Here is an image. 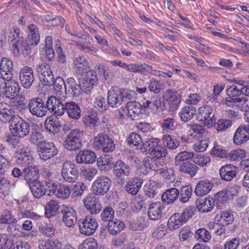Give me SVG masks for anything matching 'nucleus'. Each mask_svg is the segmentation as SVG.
Here are the masks:
<instances>
[{"instance_id":"39","label":"nucleus","mask_w":249,"mask_h":249,"mask_svg":"<svg viewBox=\"0 0 249 249\" xmlns=\"http://www.w3.org/2000/svg\"><path fill=\"white\" fill-rule=\"evenodd\" d=\"M248 102V99L244 96L235 98L227 97L225 99L224 104L229 107H233L234 105L237 106V104H239L241 106V110H246L249 108Z\"/></svg>"},{"instance_id":"37","label":"nucleus","mask_w":249,"mask_h":249,"mask_svg":"<svg viewBox=\"0 0 249 249\" xmlns=\"http://www.w3.org/2000/svg\"><path fill=\"white\" fill-rule=\"evenodd\" d=\"M30 188L34 196L38 199L44 196L47 192L45 185L38 180L32 182L30 184Z\"/></svg>"},{"instance_id":"3","label":"nucleus","mask_w":249,"mask_h":249,"mask_svg":"<svg viewBox=\"0 0 249 249\" xmlns=\"http://www.w3.org/2000/svg\"><path fill=\"white\" fill-rule=\"evenodd\" d=\"M38 152L40 159L44 161L52 160L55 164L60 162V158L55 157L58 150L53 142L43 141L38 146Z\"/></svg>"},{"instance_id":"13","label":"nucleus","mask_w":249,"mask_h":249,"mask_svg":"<svg viewBox=\"0 0 249 249\" xmlns=\"http://www.w3.org/2000/svg\"><path fill=\"white\" fill-rule=\"evenodd\" d=\"M197 117L200 121L204 122V125L208 128L212 127L216 122L213 110L209 106H203L199 108Z\"/></svg>"},{"instance_id":"53","label":"nucleus","mask_w":249,"mask_h":249,"mask_svg":"<svg viewBox=\"0 0 249 249\" xmlns=\"http://www.w3.org/2000/svg\"><path fill=\"white\" fill-rule=\"evenodd\" d=\"M238 193V189L237 186L229 187L227 189L223 190L218 193V195L223 200L232 199L234 196H236Z\"/></svg>"},{"instance_id":"54","label":"nucleus","mask_w":249,"mask_h":249,"mask_svg":"<svg viewBox=\"0 0 249 249\" xmlns=\"http://www.w3.org/2000/svg\"><path fill=\"white\" fill-rule=\"evenodd\" d=\"M182 129L189 130L191 132V136L194 138L199 137L204 132L203 127L196 124L192 125L185 124L182 127Z\"/></svg>"},{"instance_id":"55","label":"nucleus","mask_w":249,"mask_h":249,"mask_svg":"<svg viewBox=\"0 0 249 249\" xmlns=\"http://www.w3.org/2000/svg\"><path fill=\"white\" fill-rule=\"evenodd\" d=\"M144 189L146 196L150 198H153L156 196L159 187L155 181L149 180L145 186Z\"/></svg>"},{"instance_id":"15","label":"nucleus","mask_w":249,"mask_h":249,"mask_svg":"<svg viewBox=\"0 0 249 249\" xmlns=\"http://www.w3.org/2000/svg\"><path fill=\"white\" fill-rule=\"evenodd\" d=\"M79 82L82 91L86 93L90 92L98 82L96 71L93 70L89 71L86 77L80 80Z\"/></svg>"},{"instance_id":"20","label":"nucleus","mask_w":249,"mask_h":249,"mask_svg":"<svg viewBox=\"0 0 249 249\" xmlns=\"http://www.w3.org/2000/svg\"><path fill=\"white\" fill-rule=\"evenodd\" d=\"M249 140V126L246 124L240 125L234 134L233 141L237 145H240Z\"/></svg>"},{"instance_id":"18","label":"nucleus","mask_w":249,"mask_h":249,"mask_svg":"<svg viewBox=\"0 0 249 249\" xmlns=\"http://www.w3.org/2000/svg\"><path fill=\"white\" fill-rule=\"evenodd\" d=\"M19 29L16 27H13L10 30L9 35V41L13 45L14 52L19 53L20 50H22L21 45H23V40L19 36Z\"/></svg>"},{"instance_id":"36","label":"nucleus","mask_w":249,"mask_h":249,"mask_svg":"<svg viewBox=\"0 0 249 249\" xmlns=\"http://www.w3.org/2000/svg\"><path fill=\"white\" fill-rule=\"evenodd\" d=\"M73 68L77 74H82L89 69L88 61L83 56H79L73 62Z\"/></svg>"},{"instance_id":"43","label":"nucleus","mask_w":249,"mask_h":249,"mask_svg":"<svg viewBox=\"0 0 249 249\" xmlns=\"http://www.w3.org/2000/svg\"><path fill=\"white\" fill-rule=\"evenodd\" d=\"M125 227L124 223L117 219L110 221L107 225L108 231L112 235H115L120 232Z\"/></svg>"},{"instance_id":"14","label":"nucleus","mask_w":249,"mask_h":249,"mask_svg":"<svg viewBox=\"0 0 249 249\" xmlns=\"http://www.w3.org/2000/svg\"><path fill=\"white\" fill-rule=\"evenodd\" d=\"M46 104L48 112H53L58 116L64 114L65 103L62 99L51 96L48 98Z\"/></svg>"},{"instance_id":"22","label":"nucleus","mask_w":249,"mask_h":249,"mask_svg":"<svg viewBox=\"0 0 249 249\" xmlns=\"http://www.w3.org/2000/svg\"><path fill=\"white\" fill-rule=\"evenodd\" d=\"M163 98L168 102L172 110L178 107L181 101L180 95L173 89L166 90L163 94Z\"/></svg>"},{"instance_id":"8","label":"nucleus","mask_w":249,"mask_h":249,"mask_svg":"<svg viewBox=\"0 0 249 249\" xmlns=\"http://www.w3.org/2000/svg\"><path fill=\"white\" fill-rule=\"evenodd\" d=\"M94 147L106 153L111 152L115 149L113 140L107 135L101 133L94 139Z\"/></svg>"},{"instance_id":"12","label":"nucleus","mask_w":249,"mask_h":249,"mask_svg":"<svg viewBox=\"0 0 249 249\" xmlns=\"http://www.w3.org/2000/svg\"><path fill=\"white\" fill-rule=\"evenodd\" d=\"M79 227L81 233L90 236L95 232L98 227V223L95 218L88 215L79 221Z\"/></svg>"},{"instance_id":"52","label":"nucleus","mask_w":249,"mask_h":249,"mask_svg":"<svg viewBox=\"0 0 249 249\" xmlns=\"http://www.w3.org/2000/svg\"><path fill=\"white\" fill-rule=\"evenodd\" d=\"M159 174L163 178L165 181L168 184L173 183L176 178L175 170L172 168H164L162 167Z\"/></svg>"},{"instance_id":"17","label":"nucleus","mask_w":249,"mask_h":249,"mask_svg":"<svg viewBox=\"0 0 249 249\" xmlns=\"http://www.w3.org/2000/svg\"><path fill=\"white\" fill-rule=\"evenodd\" d=\"M19 76L21 85L26 89H29L35 80L33 70L28 66L20 70Z\"/></svg>"},{"instance_id":"58","label":"nucleus","mask_w":249,"mask_h":249,"mask_svg":"<svg viewBox=\"0 0 249 249\" xmlns=\"http://www.w3.org/2000/svg\"><path fill=\"white\" fill-rule=\"evenodd\" d=\"M11 105L14 113L16 110L17 112L24 113L28 108V104L23 99L15 100L12 102Z\"/></svg>"},{"instance_id":"25","label":"nucleus","mask_w":249,"mask_h":249,"mask_svg":"<svg viewBox=\"0 0 249 249\" xmlns=\"http://www.w3.org/2000/svg\"><path fill=\"white\" fill-rule=\"evenodd\" d=\"M64 112L73 120H79L81 117V110L79 106L73 101L65 102Z\"/></svg>"},{"instance_id":"34","label":"nucleus","mask_w":249,"mask_h":249,"mask_svg":"<svg viewBox=\"0 0 249 249\" xmlns=\"http://www.w3.org/2000/svg\"><path fill=\"white\" fill-rule=\"evenodd\" d=\"M143 184V180L139 178H134L129 180L125 185V190L133 196L138 193Z\"/></svg>"},{"instance_id":"50","label":"nucleus","mask_w":249,"mask_h":249,"mask_svg":"<svg viewBox=\"0 0 249 249\" xmlns=\"http://www.w3.org/2000/svg\"><path fill=\"white\" fill-rule=\"evenodd\" d=\"M113 164L112 158L107 156L101 157L97 160V166L101 171H108L112 169V165Z\"/></svg>"},{"instance_id":"38","label":"nucleus","mask_w":249,"mask_h":249,"mask_svg":"<svg viewBox=\"0 0 249 249\" xmlns=\"http://www.w3.org/2000/svg\"><path fill=\"white\" fill-rule=\"evenodd\" d=\"M128 145L131 147L136 149L142 150L143 146V141L140 135L137 133H131L126 139Z\"/></svg>"},{"instance_id":"64","label":"nucleus","mask_w":249,"mask_h":249,"mask_svg":"<svg viewBox=\"0 0 249 249\" xmlns=\"http://www.w3.org/2000/svg\"><path fill=\"white\" fill-rule=\"evenodd\" d=\"M195 236L197 240L204 242H207L211 238L210 233L205 228H200L196 231Z\"/></svg>"},{"instance_id":"45","label":"nucleus","mask_w":249,"mask_h":249,"mask_svg":"<svg viewBox=\"0 0 249 249\" xmlns=\"http://www.w3.org/2000/svg\"><path fill=\"white\" fill-rule=\"evenodd\" d=\"M9 83L3 90H4L6 97L9 99H14L18 92V85L17 82L13 80L12 79L10 80Z\"/></svg>"},{"instance_id":"48","label":"nucleus","mask_w":249,"mask_h":249,"mask_svg":"<svg viewBox=\"0 0 249 249\" xmlns=\"http://www.w3.org/2000/svg\"><path fill=\"white\" fill-rule=\"evenodd\" d=\"M196 112V108L194 106H186L179 113V115L182 121L187 122L193 119Z\"/></svg>"},{"instance_id":"61","label":"nucleus","mask_w":249,"mask_h":249,"mask_svg":"<svg viewBox=\"0 0 249 249\" xmlns=\"http://www.w3.org/2000/svg\"><path fill=\"white\" fill-rule=\"evenodd\" d=\"M40 38V35H28L27 42H24L23 41V45H21V48H22V50H24L26 51L30 50L31 46H34L38 44Z\"/></svg>"},{"instance_id":"57","label":"nucleus","mask_w":249,"mask_h":249,"mask_svg":"<svg viewBox=\"0 0 249 249\" xmlns=\"http://www.w3.org/2000/svg\"><path fill=\"white\" fill-rule=\"evenodd\" d=\"M194 156L193 152H188L184 151L178 153L175 157V165L178 166L182 163H184L186 161L192 159Z\"/></svg>"},{"instance_id":"35","label":"nucleus","mask_w":249,"mask_h":249,"mask_svg":"<svg viewBox=\"0 0 249 249\" xmlns=\"http://www.w3.org/2000/svg\"><path fill=\"white\" fill-rule=\"evenodd\" d=\"M67 88L66 89V95L68 94L70 96H77L81 92V89L80 86V82L78 84L74 79L70 77L66 80Z\"/></svg>"},{"instance_id":"19","label":"nucleus","mask_w":249,"mask_h":249,"mask_svg":"<svg viewBox=\"0 0 249 249\" xmlns=\"http://www.w3.org/2000/svg\"><path fill=\"white\" fill-rule=\"evenodd\" d=\"M96 155L90 150H83L79 151L75 157V161L78 164H90L96 161Z\"/></svg>"},{"instance_id":"23","label":"nucleus","mask_w":249,"mask_h":249,"mask_svg":"<svg viewBox=\"0 0 249 249\" xmlns=\"http://www.w3.org/2000/svg\"><path fill=\"white\" fill-rule=\"evenodd\" d=\"M0 74L5 79H12L13 77V63L8 58H2L0 64Z\"/></svg>"},{"instance_id":"4","label":"nucleus","mask_w":249,"mask_h":249,"mask_svg":"<svg viewBox=\"0 0 249 249\" xmlns=\"http://www.w3.org/2000/svg\"><path fill=\"white\" fill-rule=\"evenodd\" d=\"M83 132L78 129H71L69 132L63 143L64 148L69 151H75L82 146Z\"/></svg>"},{"instance_id":"21","label":"nucleus","mask_w":249,"mask_h":249,"mask_svg":"<svg viewBox=\"0 0 249 249\" xmlns=\"http://www.w3.org/2000/svg\"><path fill=\"white\" fill-rule=\"evenodd\" d=\"M126 108L128 115L133 120H139L142 117V110H144L143 106L139 102L134 101H127Z\"/></svg>"},{"instance_id":"10","label":"nucleus","mask_w":249,"mask_h":249,"mask_svg":"<svg viewBox=\"0 0 249 249\" xmlns=\"http://www.w3.org/2000/svg\"><path fill=\"white\" fill-rule=\"evenodd\" d=\"M10 129L12 132L18 137L23 138L30 132V125L24 120L15 116L10 122Z\"/></svg>"},{"instance_id":"51","label":"nucleus","mask_w":249,"mask_h":249,"mask_svg":"<svg viewBox=\"0 0 249 249\" xmlns=\"http://www.w3.org/2000/svg\"><path fill=\"white\" fill-rule=\"evenodd\" d=\"M62 243L56 239L50 238L39 246V249H62Z\"/></svg>"},{"instance_id":"56","label":"nucleus","mask_w":249,"mask_h":249,"mask_svg":"<svg viewBox=\"0 0 249 249\" xmlns=\"http://www.w3.org/2000/svg\"><path fill=\"white\" fill-rule=\"evenodd\" d=\"M160 143V141L158 138H148L143 142L142 149L150 154Z\"/></svg>"},{"instance_id":"26","label":"nucleus","mask_w":249,"mask_h":249,"mask_svg":"<svg viewBox=\"0 0 249 249\" xmlns=\"http://www.w3.org/2000/svg\"><path fill=\"white\" fill-rule=\"evenodd\" d=\"M14 111L12 107L5 102H0V120L6 123L15 117Z\"/></svg>"},{"instance_id":"62","label":"nucleus","mask_w":249,"mask_h":249,"mask_svg":"<svg viewBox=\"0 0 249 249\" xmlns=\"http://www.w3.org/2000/svg\"><path fill=\"white\" fill-rule=\"evenodd\" d=\"M10 162L7 155L0 154V174L4 175L9 172Z\"/></svg>"},{"instance_id":"24","label":"nucleus","mask_w":249,"mask_h":249,"mask_svg":"<svg viewBox=\"0 0 249 249\" xmlns=\"http://www.w3.org/2000/svg\"><path fill=\"white\" fill-rule=\"evenodd\" d=\"M238 172V168L231 164H226L219 170V174L222 179L231 181L236 176Z\"/></svg>"},{"instance_id":"63","label":"nucleus","mask_w":249,"mask_h":249,"mask_svg":"<svg viewBox=\"0 0 249 249\" xmlns=\"http://www.w3.org/2000/svg\"><path fill=\"white\" fill-rule=\"evenodd\" d=\"M16 219L10 211L5 209L0 214V224H9L14 222Z\"/></svg>"},{"instance_id":"47","label":"nucleus","mask_w":249,"mask_h":249,"mask_svg":"<svg viewBox=\"0 0 249 249\" xmlns=\"http://www.w3.org/2000/svg\"><path fill=\"white\" fill-rule=\"evenodd\" d=\"M53 85L57 95L65 98L67 84H66L63 78L60 77H56L55 80L53 81Z\"/></svg>"},{"instance_id":"40","label":"nucleus","mask_w":249,"mask_h":249,"mask_svg":"<svg viewBox=\"0 0 249 249\" xmlns=\"http://www.w3.org/2000/svg\"><path fill=\"white\" fill-rule=\"evenodd\" d=\"M83 123L87 127L94 128L99 125L100 122L95 112H87L83 118Z\"/></svg>"},{"instance_id":"42","label":"nucleus","mask_w":249,"mask_h":249,"mask_svg":"<svg viewBox=\"0 0 249 249\" xmlns=\"http://www.w3.org/2000/svg\"><path fill=\"white\" fill-rule=\"evenodd\" d=\"M45 125L46 130L50 133L55 134L60 131L61 124L56 117H52L49 120H46Z\"/></svg>"},{"instance_id":"9","label":"nucleus","mask_w":249,"mask_h":249,"mask_svg":"<svg viewBox=\"0 0 249 249\" xmlns=\"http://www.w3.org/2000/svg\"><path fill=\"white\" fill-rule=\"evenodd\" d=\"M113 173L119 180L118 183L123 185L125 182L126 178L131 173L130 166L122 160H118L113 166Z\"/></svg>"},{"instance_id":"1","label":"nucleus","mask_w":249,"mask_h":249,"mask_svg":"<svg viewBox=\"0 0 249 249\" xmlns=\"http://www.w3.org/2000/svg\"><path fill=\"white\" fill-rule=\"evenodd\" d=\"M195 208L191 206L186 207L181 213H176L169 218L167 226L170 230H174L180 228L191 219L195 214Z\"/></svg>"},{"instance_id":"44","label":"nucleus","mask_w":249,"mask_h":249,"mask_svg":"<svg viewBox=\"0 0 249 249\" xmlns=\"http://www.w3.org/2000/svg\"><path fill=\"white\" fill-rule=\"evenodd\" d=\"M59 209H60L58 202L52 199L47 202L46 204L45 208V215L48 218L55 216L57 213Z\"/></svg>"},{"instance_id":"41","label":"nucleus","mask_w":249,"mask_h":249,"mask_svg":"<svg viewBox=\"0 0 249 249\" xmlns=\"http://www.w3.org/2000/svg\"><path fill=\"white\" fill-rule=\"evenodd\" d=\"M197 207L199 212L207 213L211 211L214 207V200L212 197H208L196 201Z\"/></svg>"},{"instance_id":"6","label":"nucleus","mask_w":249,"mask_h":249,"mask_svg":"<svg viewBox=\"0 0 249 249\" xmlns=\"http://www.w3.org/2000/svg\"><path fill=\"white\" fill-rule=\"evenodd\" d=\"M36 71L38 74L39 79L44 86L53 85V74L50 66L44 62L36 64L35 66Z\"/></svg>"},{"instance_id":"32","label":"nucleus","mask_w":249,"mask_h":249,"mask_svg":"<svg viewBox=\"0 0 249 249\" xmlns=\"http://www.w3.org/2000/svg\"><path fill=\"white\" fill-rule=\"evenodd\" d=\"M213 188V184L206 179L199 181L196 184L195 193L197 196H202L208 194Z\"/></svg>"},{"instance_id":"49","label":"nucleus","mask_w":249,"mask_h":249,"mask_svg":"<svg viewBox=\"0 0 249 249\" xmlns=\"http://www.w3.org/2000/svg\"><path fill=\"white\" fill-rule=\"evenodd\" d=\"M73 190V186L71 185L60 184L58 187L56 196L61 199L68 198Z\"/></svg>"},{"instance_id":"59","label":"nucleus","mask_w":249,"mask_h":249,"mask_svg":"<svg viewBox=\"0 0 249 249\" xmlns=\"http://www.w3.org/2000/svg\"><path fill=\"white\" fill-rule=\"evenodd\" d=\"M162 141L165 146L170 149H176L179 145V141L175 138L171 137L170 135L163 136Z\"/></svg>"},{"instance_id":"5","label":"nucleus","mask_w":249,"mask_h":249,"mask_svg":"<svg viewBox=\"0 0 249 249\" xmlns=\"http://www.w3.org/2000/svg\"><path fill=\"white\" fill-rule=\"evenodd\" d=\"M29 112L34 116L42 118L48 113L46 101L40 97H35L28 103Z\"/></svg>"},{"instance_id":"46","label":"nucleus","mask_w":249,"mask_h":249,"mask_svg":"<svg viewBox=\"0 0 249 249\" xmlns=\"http://www.w3.org/2000/svg\"><path fill=\"white\" fill-rule=\"evenodd\" d=\"M178 167L180 172L188 174L191 177L195 176L198 170L197 167L189 161H186Z\"/></svg>"},{"instance_id":"2","label":"nucleus","mask_w":249,"mask_h":249,"mask_svg":"<svg viewBox=\"0 0 249 249\" xmlns=\"http://www.w3.org/2000/svg\"><path fill=\"white\" fill-rule=\"evenodd\" d=\"M132 97L130 91L118 87H112L108 91L107 104L112 107H117L123 102H126Z\"/></svg>"},{"instance_id":"16","label":"nucleus","mask_w":249,"mask_h":249,"mask_svg":"<svg viewBox=\"0 0 249 249\" xmlns=\"http://www.w3.org/2000/svg\"><path fill=\"white\" fill-rule=\"evenodd\" d=\"M60 213L62 216V221L67 226L71 227L76 223V214L73 208L62 205L60 208Z\"/></svg>"},{"instance_id":"30","label":"nucleus","mask_w":249,"mask_h":249,"mask_svg":"<svg viewBox=\"0 0 249 249\" xmlns=\"http://www.w3.org/2000/svg\"><path fill=\"white\" fill-rule=\"evenodd\" d=\"M17 154V163L21 166L31 164L33 161V158L31 155L30 149L27 147L22 150L21 152Z\"/></svg>"},{"instance_id":"28","label":"nucleus","mask_w":249,"mask_h":249,"mask_svg":"<svg viewBox=\"0 0 249 249\" xmlns=\"http://www.w3.org/2000/svg\"><path fill=\"white\" fill-rule=\"evenodd\" d=\"M164 206L160 202L151 204L149 207L148 215L152 220L160 219L162 216V211Z\"/></svg>"},{"instance_id":"33","label":"nucleus","mask_w":249,"mask_h":249,"mask_svg":"<svg viewBox=\"0 0 249 249\" xmlns=\"http://www.w3.org/2000/svg\"><path fill=\"white\" fill-rule=\"evenodd\" d=\"M179 191L175 188L166 190L161 195V198L163 203L167 205L173 204L178 198Z\"/></svg>"},{"instance_id":"29","label":"nucleus","mask_w":249,"mask_h":249,"mask_svg":"<svg viewBox=\"0 0 249 249\" xmlns=\"http://www.w3.org/2000/svg\"><path fill=\"white\" fill-rule=\"evenodd\" d=\"M144 166L147 169L155 171L159 174L163 165L159 159L152 157H146L143 160Z\"/></svg>"},{"instance_id":"60","label":"nucleus","mask_w":249,"mask_h":249,"mask_svg":"<svg viewBox=\"0 0 249 249\" xmlns=\"http://www.w3.org/2000/svg\"><path fill=\"white\" fill-rule=\"evenodd\" d=\"M179 192L180 193L179 200L181 202L185 203L187 202L191 198L193 190L191 186L186 185L182 186Z\"/></svg>"},{"instance_id":"27","label":"nucleus","mask_w":249,"mask_h":249,"mask_svg":"<svg viewBox=\"0 0 249 249\" xmlns=\"http://www.w3.org/2000/svg\"><path fill=\"white\" fill-rule=\"evenodd\" d=\"M84 203L86 209L92 214H97L102 209V205L100 202L91 196H88L84 199Z\"/></svg>"},{"instance_id":"31","label":"nucleus","mask_w":249,"mask_h":249,"mask_svg":"<svg viewBox=\"0 0 249 249\" xmlns=\"http://www.w3.org/2000/svg\"><path fill=\"white\" fill-rule=\"evenodd\" d=\"M39 172L38 166L36 165L27 166L23 170V177L28 183L31 181H37Z\"/></svg>"},{"instance_id":"7","label":"nucleus","mask_w":249,"mask_h":249,"mask_svg":"<svg viewBox=\"0 0 249 249\" xmlns=\"http://www.w3.org/2000/svg\"><path fill=\"white\" fill-rule=\"evenodd\" d=\"M61 175L63 179L69 183H73L77 179L79 171L77 165L70 160L63 163Z\"/></svg>"},{"instance_id":"11","label":"nucleus","mask_w":249,"mask_h":249,"mask_svg":"<svg viewBox=\"0 0 249 249\" xmlns=\"http://www.w3.org/2000/svg\"><path fill=\"white\" fill-rule=\"evenodd\" d=\"M111 185V180L109 178L104 176L99 177L92 184V192L97 196H104L109 191Z\"/></svg>"}]
</instances>
